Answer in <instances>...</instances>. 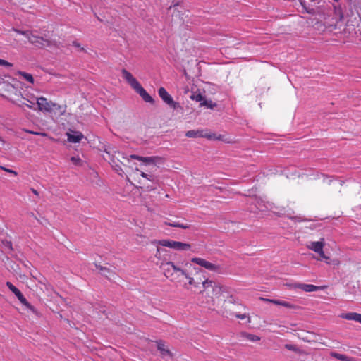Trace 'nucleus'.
I'll return each instance as SVG.
<instances>
[{
	"mask_svg": "<svg viewBox=\"0 0 361 361\" xmlns=\"http://www.w3.org/2000/svg\"><path fill=\"white\" fill-rule=\"evenodd\" d=\"M15 295L17 297V298L19 300V301L25 306L27 309L31 310L33 313L37 314V310L35 308L34 306H32L30 303L27 302L26 298L24 297L23 293L18 290V292H16L15 293Z\"/></svg>",
	"mask_w": 361,
	"mask_h": 361,
	"instance_id": "f8f14e48",
	"label": "nucleus"
},
{
	"mask_svg": "<svg viewBox=\"0 0 361 361\" xmlns=\"http://www.w3.org/2000/svg\"><path fill=\"white\" fill-rule=\"evenodd\" d=\"M303 341H305V342H310L312 341V340L311 339V338H303Z\"/></svg>",
	"mask_w": 361,
	"mask_h": 361,
	"instance_id": "79ce46f5",
	"label": "nucleus"
},
{
	"mask_svg": "<svg viewBox=\"0 0 361 361\" xmlns=\"http://www.w3.org/2000/svg\"><path fill=\"white\" fill-rule=\"evenodd\" d=\"M73 46L75 47H78V48H80L81 49V50H84V48L81 47V45L80 43H78V42L76 41H73V43H72Z\"/></svg>",
	"mask_w": 361,
	"mask_h": 361,
	"instance_id": "e433bc0d",
	"label": "nucleus"
},
{
	"mask_svg": "<svg viewBox=\"0 0 361 361\" xmlns=\"http://www.w3.org/2000/svg\"><path fill=\"white\" fill-rule=\"evenodd\" d=\"M157 348L161 352L163 357L166 355L172 357V353L169 349L166 348L165 344L163 341H159L157 342Z\"/></svg>",
	"mask_w": 361,
	"mask_h": 361,
	"instance_id": "a211bd4d",
	"label": "nucleus"
},
{
	"mask_svg": "<svg viewBox=\"0 0 361 361\" xmlns=\"http://www.w3.org/2000/svg\"><path fill=\"white\" fill-rule=\"evenodd\" d=\"M31 191H32V192L35 195H36V196H39V194L38 191H37V190H35V188H31Z\"/></svg>",
	"mask_w": 361,
	"mask_h": 361,
	"instance_id": "ea45409f",
	"label": "nucleus"
},
{
	"mask_svg": "<svg viewBox=\"0 0 361 361\" xmlns=\"http://www.w3.org/2000/svg\"><path fill=\"white\" fill-rule=\"evenodd\" d=\"M284 348L288 350H291L299 354L304 353V351L300 350L296 345L286 344Z\"/></svg>",
	"mask_w": 361,
	"mask_h": 361,
	"instance_id": "b1692460",
	"label": "nucleus"
},
{
	"mask_svg": "<svg viewBox=\"0 0 361 361\" xmlns=\"http://www.w3.org/2000/svg\"><path fill=\"white\" fill-rule=\"evenodd\" d=\"M274 305L283 306L286 308L292 309V310H296L298 308V307L296 305L290 303V302L285 301V300H278L277 302H274Z\"/></svg>",
	"mask_w": 361,
	"mask_h": 361,
	"instance_id": "412c9836",
	"label": "nucleus"
},
{
	"mask_svg": "<svg viewBox=\"0 0 361 361\" xmlns=\"http://www.w3.org/2000/svg\"><path fill=\"white\" fill-rule=\"evenodd\" d=\"M121 73L126 82L135 90L137 93L140 94L145 102L150 104L154 103V99L147 92V91L141 86L140 82L129 71L126 69H123Z\"/></svg>",
	"mask_w": 361,
	"mask_h": 361,
	"instance_id": "7ed1b4c3",
	"label": "nucleus"
},
{
	"mask_svg": "<svg viewBox=\"0 0 361 361\" xmlns=\"http://www.w3.org/2000/svg\"><path fill=\"white\" fill-rule=\"evenodd\" d=\"M15 295L17 297V298L19 300V301L25 306L27 309L31 310L33 313L37 314V310L35 308L34 306H32L30 303L27 302L26 298L24 297L23 293L18 290V292H16L15 293Z\"/></svg>",
	"mask_w": 361,
	"mask_h": 361,
	"instance_id": "ddd939ff",
	"label": "nucleus"
},
{
	"mask_svg": "<svg viewBox=\"0 0 361 361\" xmlns=\"http://www.w3.org/2000/svg\"><path fill=\"white\" fill-rule=\"evenodd\" d=\"M23 130L25 131V133H29V134L40 135V136H42V137H47L48 136L47 133H44V132H37V131H33V130H28V129H23Z\"/></svg>",
	"mask_w": 361,
	"mask_h": 361,
	"instance_id": "393cba45",
	"label": "nucleus"
},
{
	"mask_svg": "<svg viewBox=\"0 0 361 361\" xmlns=\"http://www.w3.org/2000/svg\"><path fill=\"white\" fill-rule=\"evenodd\" d=\"M201 104L206 106L208 108L212 109L216 106V104L212 102V101H211V100H209V101L205 100Z\"/></svg>",
	"mask_w": 361,
	"mask_h": 361,
	"instance_id": "c85d7f7f",
	"label": "nucleus"
},
{
	"mask_svg": "<svg viewBox=\"0 0 361 361\" xmlns=\"http://www.w3.org/2000/svg\"><path fill=\"white\" fill-rule=\"evenodd\" d=\"M165 225L169 226L171 227L180 228L182 229H188L190 228V225L187 223H180L179 221H173V222H164Z\"/></svg>",
	"mask_w": 361,
	"mask_h": 361,
	"instance_id": "6ab92c4d",
	"label": "nucleus"
},
{
	"mask_svg": "<svg viewBox=\"0 0 361 361\" xmlns=\"http://www.w3.org/2000/svg\"><path fill=\"white\" fill-rule=\"evenodd\" d=\"M240 336L243 338L251 342H257L260 341V337L252 334L247 333V332H242L240 334Z\"/></svg>",
	"mask_w": 361,
	"mask_h": 361,
	"instance_id": "aec40b11",
	"label": "nucleus"
},
{
	"mask_svg": "<svg viewBox=\"0 0 361 361\" xmlns=\"http://www.w3.org/2000/svg\"><path fill=\"white\" fill-rule=\"evenodd\" d=\"M340 317L347 320H353L361 324V314L357 312L342 313Z\"/></svg>",
	"mask_w": 361,
	"mask_h": 361,
	"instance_id": "2eb2a0df",
	"label": "nucleus"
},
{
	"mask_svg": "<svg viewBox=\"0 0 361 361\" xmlns=\"http://www.w3.org/2000/svg\"><path fill=\"white\" fill-rule=\"evenodd\" d=\"M196 100L200 102L203 100V97L201 94H198L196 96Z\"/></svg>",
	"mask_w": 361,
	"mask_h": 361,
	"instance_id": "a19ab883",
	"label": "nucleus"
},
{
	"mask_svg": "<svg viewBox=\"0 0 361 361\" xmlns=\"http://www.w3.org/2000/svg\"><path fill=\"white\" fill-rule=\"evenodd\" d=\"M185 136L190 138L204 137L209 140H220L227 143L230 142V140H228L225 135L216 134L207 129L190 130L185 133Z\"/></svg>",
	"mask_w": 361,
	"mask_h": 361,
	"instance_id": "39448f33",
	"label": "nucleus"
},
{
	"mask_svg": "<svg viewBox=\"0 0 361 361\" xmlns=\"http://www.w3.org/2000/svg\"><path fill=\"white\" fill-rule=\"evenodd\" d=\"M166 252V250L165 249H162V248L157 247L154 256L159 260H161V255Z\"/></svg>",
	"mask_w": 361,
	"mask_h": 361,
	"instance_id": "cd10ccee",
	"label": "nucleus"
},
{
	"mask_svg": "<svg viewBox=\"0 0 361 361\" xmlns=\"http://www.w3.org/2000/svg\"><path fill=\"white\" fill-rule=\"evenodd\" d=\"M159 267L164 276L171 283L183 285L186 288H188V284L195 289H199L200 285H202L204 280L192 276L186 269H182L171 261L161 260Z\"/></svg>",
	"mask_w": 361,
	"mask_h": 361,
	"instance_id": "f257e3e1",
	"label": "nucleus"
},
{
	"mask_svg": "<svg viewBox=\"0 0 361 361\" xmlns=\"http://www.w3.org/2000/svg\"><path fill=\"white\" fill-rule=\"evenodd\" d=\"M159 96L161 98V99L169 106L176 109L178 106V104L173 101L172 97L168 93L164 87H160L158 90Z\"/></svg>",
	"mask_w": 361,
	"mask_h": 361,
	"instance_id": "9d476101",
	"label": "nucleus"
},
{
	"mask_svg": "<svg viewBox=\"0 0 361 361\" xmlns=\"http://www.w3.org/2000/svg\"><path fill=\"white\" fill-rule=\"evenodd\" d=\"M102 275L104 276L105 277L108 278L109 279H111V278H114V276H111L110 274L108 273V271H103Z\"/></svg>",
	"mask_w": 361,
	"mask_h": 361,
	"instance_id": "4c0bfd02",
	"label": "nucleus"
},
{
	"mask_svg": "<svg viewBox=\"0 0 361 361\" xmlns=\"http://www.w3.org/2000/svg\"><path fill=\"white\" fill-rule=\"evenodd\" d=\"M295 288H300L305 292L317 291L321 288L320 286H317L312 284L297 283L293 285Z\"/></svg>",
	"mask_w": 361,
	"mask_h": 361,
	"instance_id": "4468645a",
	"label": "nucleus"
},
{
	"mask_svg": "<svg viewBox=\"0 0 361 361\" xmlns=\"http://www.w3.org/2000/svg\"><path fill=\"white\" fill-rule=\"evenodd\" d=\"M191 262L196 264H198L200 267L205 268L206 269H207L209 271H213L215 273H218V274H221L222 272V269L220 265L212 263L203 258L192 257L191 259Z\"/></svg>",
	"mask_w": 361,
	"mask_h": 361,
	"instance_id": "1a4fd4ad",
	"label": "nucleus"
},
{
	"mask_svg": "<svg viewBox=\"0 0 361 361\" xmlns=\"http://www.w3.org/2000/svg\"><path fill=\"white\" fill-rule=\"evenodd\" d=\"M6 286L8 288V289L13 293L14 294L16 292H18V289L11 282L7 281L6 282Z\"/></svg>",
	"mask_w": 361,
	"mask_h": 361,
	"instance_id": "c756f323",
	"label": "nucleus"
},
{
	"mask_svg": "<svg viewBox=\"0 0 361 361\" xmlns=\"http://www.w3.org/2000/svg\"><path fill=\"white\" fill-rule=\"evenodd\" d=\"M0 66L8 67V68H11L13 66V63H10L6 60L0 59Z\"/></svg>",
	"mask_w": 361,
	"mask_h": 361,
	"instance_id": "473e14b6",
	"label": "nucleus"
},
{
	"mask_svg": "<svg viewBox=\"0 0 361 361\" xmlns=\"http://www.w3.org/2000/svg\"><path fill=\"white\" fill-rule=\"evenodd\" d=\"M202 290H200V293H204L209 298L207 302L215 305L216 299H219L223 291L224 286L209 279H204L202 282Z\"/></svg>",
	"mask_w": 361,
	"mask_h": 361,
	"instance_id": "f03ea898",
	"label": "nucleus"
},
{
	"mask_svg": "<svg viewBox=\"0 0 361 361\" xmlns=\"http://www.w3.org/2000/svg\"><path fill=\"white\" fill-rule=\"evenodd\" d=\"M154 243L158 245L173 249L176 251H190L192 248V245L190 243L168 239L156 240Z\"/></svg>",
	"mask_w": 361,
	"mask_h": 361,
	"instance_id": "6e6552de",
	"label": "nucleus"
},
{
	"mask_svg": "<svg viewBox=\"0 0 361 361\" xmlns=\"http://www.w3.org/2000/svg\"><path fill=\"white\" fill-rule=\"evenodd\" d=\"M68 140L73 143L79 142L82 138L83 135L80 132H75L74 134L67 133Z\"/></svg>",
	"mask_w": 361,
	"mask_h": 361,
	"instance_id": "f3484780",
	"label": "nucleus"
},
{
	"mask_svg": "<svg viewBox=\"0 0 361 361\" xmlns=\"http://www.w3.org/2000/svg\"><path fill=\"white\" fill-rule=\"evenodd\" d=\"M330 355L332 357L339 360V361H357V360L353 357H349L343 354H340L336 352H331Z\"/></svg>",
	"mask_w": 361,
	"mask_h": 361,
	"instance_id": "dca6fc26",
	"label": "nucleus"
},
{
	"mask_svg": "<svg viewBox=\"0 0 361 361\" xmlns=\"http://www.w3.org/2000/svg\"><path fill=\"white\" fill-rule=\"evenodd\" d=\"M2 243H3L4 246L5 247V248H7L9 250H13L11 241L5 240L2 241Z\"/></svg>",
	"mask_w": 361,
	"mask_h": 361,
	"instance_id": "2f4dec72",
	"label": "nucleus"
},
{
	"mask_svg": "<svg viewBox=\"0 0 361 361\" xmlns=\"http://www.w3.org/2000/svg\"><path fill=\"white\" fill-rule=\"evenodd\" d=\"M260 300H263L264 302H267L272 303V304H274V302H277V300H275V299H269V298H260Z\"/></svg>",
	"mask_w": 361,
	"mask_h": 361,
	"instance_id": "c9c22d12",
	"label": "nucleus"
},
{
	"mask_svg": "<svg viewBox=\"0 0 361 361\" xmlns=\"http://www.w3.org/2000/svg\"><path fill=\"white\" fill-rule=\"evenodd\" d=\"M96 267H97V269H99L102 272L103 271H108V273H109L111 276H116V273L114 271L111 270L110 269H109L107 267H102L101 265H96Z\"/></svg>",
	"mask_w": 361,
	"mask_h": 361,
	"instance_id": "a878e982",
	"label": "nucleus"
},
{
	"mask_svg": "<svg viewBox=\"0 0 361 361\" xmlns=\"http://www.w3.org/2000/svg\"><path fill=\"white\" fill-rule=\"evenodd\" d=\"M235 305H240V304H237L234 297L230 295L226 300H224L222 304V314L226 317H235L238 319H245L247 317L246 314H238L233 309Z\"/></svg>",
	"mask_w": 361,
	"mask_h": 361,
	"instance_id": "0eeeda50",
	"label": "nucleus"
},
{
	"mask_svg": "<svg viewBox=\"0 0 361 361\" xmlns=\"http://www.w3.org/2000/svg\"><path fill=\"white\" fill-rule=\"evenodd\" d=\"M22 105H25V106H27L29 109H34V108H33L34 103H32V102H30V104H25V103H23L22 104H19V106H21Z\"/></svg>",
	"mask_w": 361,
	"mask_h": 361,
	"instance_id": "58836bf2",
	"label": "nucleus"
},
{
	"mask_svg": "<svg viewBox=\"0 0 361 361\" xmlns=\"http://www.w3.org/2000/svg\"><path fill=\"white\" fill-rule=\"evenodd\" d=\"M13 30L18 34L24 35L28 41L36 47L44 48L54 44L51 39L47 37L46 35L44 37L39 36L36 34L35 31H22L18 29H13Z\"/></svg>",
	"mask_w": 361,
	"mask_h": 361,
	"instance_id": "20e7f679",
	"label": "nucleus"
},
{
	"mask_svg": "<svg viewBox=\"0 0 361 361\" xmlns=\"http://www.w3.org/2000/svg\"><path fill=\"white\" fill-rule=\"evenodd\" d=\"M140 175L143 178H147V180H150L152 182H154L156 180V178L153 175H149V174H147V173H145L144 172H141Z\"/></svg>",
	"mask_w": 361,
	"mask_h": 361,
	"instance_id": "7c9ffc66",
	"label": "nucleus"
},
{
	"mask_svg": "<svg viewBox=\"0 0 361 361\" xmlns=\"http://www.w3.org/2000/svg\"><path fill=\"white\" fill-rule=\"evenodd\" d=\"M18 75L23 78L24 80L27 81L28 82L33 84L34 83V78L33 76L27 73L23 72V71H18Z\"/></svg>",
	"mask_w": 361,
	"mask_h": 361,
	"instance_id": "4be33fe9",
	"label": "nucleus"
},
{
	"mask_svg": "<svg viewBox=\"0 0 361 361\" xmlns=\"http://www.w3.org/2000/svg\"><path fill=\"white\" fill-rule=\"evenodd\" d=\"M147 189H148L149 190H154V188H149V187H147Z\"/></svg>",
	"mask_w": 361,
	"mask_h": 361,
	"instance_id": "37998d69",
	"label": "nucleus"
},
{
	"mask_svg": "<svg viewBox=\"0 0 361 361\" xmlns=\"http://www.w3.org/2000/svg\"><path fill=\"white\" fill-rule=\"evenodd\" d=\"M71 161L75 164V165H80L81 162V159L78 157H72L71 158Z\"/></svg>",
	"mask_w": 361,
	"mask_h": 361,
	"instance_id": "72a5a7b5",
	"label": "nucleus"
},
{
	"mask_svg": "<svg viewBox=\"0 0 361 361\" xmlns=\"http://www.w3.org/2000/svg\"><path fill=\"white\" fill-rule=\"evenodd\" d=\"M104 152L109 155L111 162L114 163V157H115V155L113 154V153H116V152L113 150V149H111V148H106L104 149Z\"/></svg>",
	"mask_w": 361,
	"mask_h": 361,
	"instance_id": "bb28decb",
	"label": "nucleus"
},
{
	"mask_svg": "<svg viewBox=\"0 0 361 361\" xmlns=\"http://www.w3.org/2000/svg\"><path fill=\"white\" fill-rule=\"evenodd\" d=\"M37 104L38 109L41 111L51 112L56 104L52 102H49L45 97H41L37 99Z\"/></svg>",
	"mask_w": 361,
	"mask_h": 361,
	"instance_id": "9b49d317",
	"label": "nucleus"
},
{
	"mask_svg": "<svg viewBox=\"0 0 361 361\" xmlns=\"http://www.w3.org/2000/svg\"><path fill=\"white\" fill-rule=\"evenodd\" d=\"M325 245L324 239L322 238L320 241H311L307 245V247L318 254L319 257H316L317 260L324 259L328 264H333L334 265H339L340 262L338 259L331 260L330 257L326 256L324 252Z\"/></svg>",
	"mask_w": 361,
	"mask_h": 361,
	"instance_id": "423d86ee",
	"label": "nucleus"
},
{
	"mask_svg": "<svg viewBox=\"0 0 361 361\" xmlns=\"http://www.w3.org/2000/svg\"><path fill=\"white\" fill-rule=\"evenodd\" d=\"M130 158L133 159L142 161L145 162V163L154 162V159H155V157H140V156L135 155V154L130 155Z\"/></svg>",
	"mask_w": 361,
	"mask_h": 361,
	"instance_id": "5701e85b",
	"label": "nucleus"
},
{
	"mask_svg": "<svg viewBox=\"0 0 361 361\" xmlns=\"http://www.w3.org/2000/svg\"><path fill=\"white\" fill-rule=\"evenodd\" d=\"M0 168L7 172V173H11V174H13L14 176H17L18 175V173L16 171H13L12 169H8V168H6L4 166H0Z\"/></svg>",
	"mask_w": 361,
	"mask_h": 361,
	"instance_id": "f704fd0d",
	"label": "nucleus"
}]
</instances>
